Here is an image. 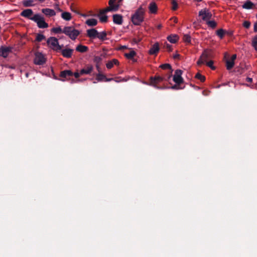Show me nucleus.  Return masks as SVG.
<instances>
[{
  "mask_svg": "<svg viewBox=\"0 0 257 257\" xmlns=\"http://www.w3.org/2000/svg\"><path fill=\"white\" fill-rule=\"evenodd\" d=\"M144 10L140 7L132 17V21L135 25H140L144 21Z\"/></svg>",
  "mask_w": 257,
  "mask_h": 257,
  "instance_id": "1",
  "label": "nucleus"
},
{
  "mask_svg": "<svg viewBox=\"0 0 257 257\" xmlns=\"http://www.w3.org/2000/svg\"><path fill=\"white\" fill-rule=\"evenodd\" d=\"M162 70L166 71L165 73L162 71V81L163 80L169 81L172 76L173 69L170 64H162Z\"/></svg>",
  "mask_w": 257,
  "mask_h": 257,
  "instance_id": "2",
  "label": "nucleus"
},
{
  "mask_svg": "<svg viewBox=\"0 0 257 257\" xmlns=\"http://www.w3.org/2000/svg\"><path fill=\"white\" fill-rule=\"evenodd\" d=\"M63 33L68 36L71 39L74 40L80 34V32L78 30L75 29L72 26H67L63 28Z\"/></svg>",
  "mask_w": 257,
  "mask_h": 257,
  "instance_id": "3",
  "label": "nucleus"
},
{
  "mask_svg": "<svg viewBox=\"0 0 257 257\" xmlns=\"http://www.w3.org/2000/svg\"><path fill=\"white\" fill-rule=\"evenodd\" d=\"M32 21L36 23L38 27L41 29L47 28L49 26L48 24L45 22L44 17L38 14L34 15Z\"/></svg>",
  "mask_w": 257,
  "mask_h": 257,
  "instance_id": "4",
  "label": "nucleus"
},
{
  "mask_svg": "<svg viewBox=\"0 0 257 257\" xmlns=\"http://www.w3.org/2000/svg\"><path fill=\"white\" fill-rule=\"evenodd\" d=\"M48 45L54 50L58 51L62 49V46L59 45L58 39L54 37H51L47 40Z\"/></svg>",
  "mask_w": 257,
  "mask_h": 257,
  "instance_id": "5",
  "label": "nucleus"
},
{
  "mask_svg": "<svg viewBox=\"0 0 257 257\" xmlns=\"http://www.w3.org/2000/svg\"><path fill=\"white\" fill-rule=\"evenodd\" d=\"M199 16L202 17V19L204 21L207 22L211 19L212 15L209 12L208 9H204L200 10L198 13Z\"/></svg>",
  "mask_w": 257,
  "mask_h": 257,
  "instance_id": "6",
  "label": "nucleus"
},
{
  "mask_svg": "<svg viewBox=\"0 0 257 257\" xmlns=\"http://www.w3.org/2000/svg\"><path fill=\"white\" fill-rule=\"evenodd\" d=\"M183 71L180 69L175 71L173 77V80L175 83L182 84L184 82V79L182 77Z\"/></svg>",
  "mask_w": 257,
  "mask_h": 257,
  "instance_id": "7",
  "label": "nucleus"
},
{
  "mask_svg": "<svg viewBox=\"0 0 257 257\" xmlns=\"http://www.w3.org/2000/svg\"><path fill=\"white\" fill-rule=\"evenodd\" d=\"M161 83V76H155L154 77H151L149 80V85L154 87L156 88H160Z\"/></svg>",
  "mask_w": 257,
  "mask_h": 257,
  "instance_id": "8",
  "label": "nucleus"
},
{
  "mask_svg": "<svg viewBox=\"0 0 257 257\" xmlns=\"http://www.w3.org/2000/svg\"><path fill=\"white\" fill-rule=\"evenodd\" d=\"M211 57V53L208 50H204L200 56L197 63L198 65H201L207 62V60Z\"/></svg>",
  "mask_w": 257,
  "mask_h": 257,
  "instance_id": "9",
  "label": "nucleus"
},
{
  "mask_svg": "<svg viewBox=\"0 0 257 257\" xmlns=\"http://www.w3.org/2000/svg\"><path fill=\"white\" fill-rule=\"evenodd\" d=\"M34 62L36 65H42L46 62V59L41 53L36 52Z\"/></svg>",
  "mask_w": 257,
  "mask_h": 257,
  "instance_id": "10",
  "label": "nucleus"
},
{
  "mask_svg": "<svg viewBox=\"0 0 257 257\" xmlns=\"http://www.w3.org/2000/svg\"><path fill=\"white\" fill-rule=\"evenodd\" d=\"M12 48L11 47H5L2 46L0 47V56L7 58L9 53L12 52Z\"/></svg>",
  "mask_w": 257,
  "mask_h": 257,
  "instance_id": "11",
  "label": "nucleus"
},
{
  "mask_svg": "<svg viewBox=\"0 0 257 257\" xmlns=\"http://www.w3.org/2000/svg\"><path fill=\"white\" fill-rule=\"evenodd\" d=\"M33 15V11L32 10L28 9L23 10L20 14V16L24 17L25 18L30 19L32 20L33 17L32 16Z\"/></svg>",
  "mask_w": 257,
  "mask_h": 257,
  "instance_id": "12",
  "label": "nucleus"
},
{
  "mask_svg": "<svg viewBox=\"0 0 257 257\" xmlns=\"http://www.w3.org/2000/svg\"><path fill=\"white\" fill-rule=\"evenodd\" d=\"M118 8L119 6H109L104 9L100 10V14L104 15L109 12H116L118 10Z\"/></svg>",
  "mask_w": 257,
  "mask_h": 257,
  "instance_id": "13",
  "label": "nucleus"
},
{
  "mask_svg": "<svg viewBox=\"0 0 257 257\" xmlns=\"http://www.w3.org/2000/svg\"><path fill=\"white\" fill-rule=\"evenodd\" d=\"M98 32L95 29H91L87 30V35L90 39L97 38Z\"/></svg>",
  "mask_w": 257,
  "mask_h": 257,
  "instance_id": "14",
  "label": "nucleus"
},
{
  "mask_svg": "<svg viewBox=\"0 0 257 257\" xmlns=\"http://www.w3.org/2000/svg\"><path fill=\"white\" fill-rule=\"evenodd\" d=\"M113 22L117 25H121L122 23V17L119 14H114L112 16Z\"/></svg>",
  "mask_w": 257,
  "mask_h": 257,
  "instance_id": "15",
  "label": "nucleus"
},
{
  "mask_svg": "<svg viewBox=\"0 0 257 257\" xmlns=\"http://www.w3.org/2000/svg\"><path fill=\"white\" fill-rule=\"evenodd\" d=\"M61 50L62 55L64 57L69 58L71 57L72 53L73 51V49H65Z\"/></svg>",
  "mask_w": 257,
  "mask_h": 257,
  "instance_id": "16",
  "label": "nucleus"
},
{
  "mask_svg": "<svg viewBox=\"0 0 257 257\" xmlns=\"http://www.w3.org/2000/svg\"><path fill=\"white\" fill-rule=\"evenodd\" d=\"M73 75V73L70 70H65L60 72V76L62 78H67Z\"/></svg>",
  "mask_w": 257,
  "mask_h": 257,
  "instance_id": "17",
  "label": "nucleus"
},
{
  "mask_svg": "<svg viewBox=\"0 0 257 257\" xmlns=\"http://www.w3.org/2000/svg\"><path fill=\"white\" fill-rule=\"evenodd\" d=\"M42 12L45 15L49 17H52L56 15V13L54 10L48 8L43 9L42 10Z\"/></svg>",
  "mask_w": 257,
  "mask_h": 257,
  "instance_id": "18",
  "label": "nucleus"
},
{
  "mask_svg": "<svg viewBox=\"0 0 257 257\" xmlns=\"http://www.w3.org/2000/svg\"><path fill=\"white\" fill-rule=\"evenodd\" d=\"M96 80L97 81H102L104 80L105 81H110L113 80V78H107L104 74L98 73L96 74Z\"/></svg>",
  "mask_w": 257,
  "mask_h": 257,
  "instance_id": "19",
  "label": "nucleus"
},
{
  "mask_svg": "<svg viewBox=\"0 0 257 257\" xmlns=\"http://www.w3.org/2000/svg\"><path fill=\"white\" fill-rule=\"evenodd\" d=\"M159 50V46L158 43H156L152 46L149 50V53L151 55L156 54Z\"/></svg>",
  "mask_w": 257,
  "mask_h": 257,
  "instance_id": "20",
  "label": "nucleus"
},
{
  "mask_svg": "<svg viewBox=\"0 0 257 257\" xmlns=\"http://www.w3.org/2000/svg\"><path fill=\"white\" fill-rule=\"evenodd\" d=\"M93 67L89 65L86 68H84L80 70L81 75L90 74L92 71Z\"/></svg>",
  "mask_w": 257,
  "mask_h": 257,
  "instance_id": "21",
  "label": "nucleus"
},
{
  "mask_svg": "<svg viewBox=\"0 0 257 257\" xmlns=\"http://www.w3.org/2000/svg\"><path fill=\"white\" fill-rule=\"evenodd\" d=\"M167 40L171 43H176L179 40V37L177 35H170L167 38Z\"/></svg>",
  "mask_w": 257,
  "mask_h": 257,
  "instance_id": "22",
  "label": "nucleus"
},
{
  "mask_svg": "<svg viewBox=\"0 0 257 257\" xmlns=\"http://www.w3.org/2000/svg\"><path fill=\"white\" fill-rule=\"evenodd\" d=\"M149 9L151 13L155 14L157 11V6L155 3L152 2L149 5Z\"/></svg>",
  "mask_w": 257,
  "mask_h": 257,
  "instance_id": "23",
  "label": "nucleus"
},
{
  "mask_svg": "<svg viewBox=\"0 0 257 257\" xmlns=\"http://www.w3.org/2000/svg\"><path fill=\"white\" fill-rule=\"evenodd\" d=\"M254 4L250 1H246L244 4L242 5V8L244 9H251L253 8Z\"/></svg>",
  "mask_w": 257,
  "mask_h": 257,
  "instance_id": "24",
  "label": "nucleus"
},
{
  "mask_svg": "<svg viewBox=\"0 0 257 257\" xmlns=\"http://www.w3.org/2000/svg\"><path fill=\"white\" fill-rule=\"evenodd\" d=\"M88 48L87 46L78 45L76 48V50L81 53H84L87 51Z\"/></svg>",
  "mask_w": 257,
  "mask_h": 257,
  "instance_id": "25",
  "label": "nucleus"
},
{
  "mask_svg": "<svg viewBox=\"0 0 257 257\" xmlns=\"http://www.w3.org/2000/svg\"><path fill=\"white\" fill-rule=\"evenodd\" d=\"M85 24L89 26L93 27L97 25V21L95 19H90L86 20Z\"/></svg>",
  "mask_w": 257,
  "mask_h": 257,
  "instance_id": "26",
  "label": "nucleus"
},
{
  "mask_svg": "<svg viewBox=\"0 0 257 257\" xmlns=\"http://www.w3.org/2000/svg\"><path fill=\"white\" fill-rule=\"evenodd\" d=\"M61 17L63 19L66 21H70L72 18L71 14L66 12L62 13Z\"/></svg>",
  "mask_w": 257,
  "mask_h": 257,
  "instance_id": "27",
  "label": "nucleus"
},
{
  "mask_svg": "<svg viewBox=\"0 0 257 257\" xmlns=\"http://www.w3.org/2000/svg\"><path fill=\"white\" fill-rule=\"evenodd\" d=\"M102 58L100 56H95L94 58V62L96 63V68L98 71H99V64L102 61Z\"/></svg>",
  "mask_w": 257,
  "mask_h": 257,
  "instance_id": "28",
  "label": "nucleus"
},
{
  "mask_svg": "<svg viewBox=\"0 0 257 257\" xmlns=\"http://www.w3.org/2000/svg\"><path fill=\"white\" fill-rule=\"evenodd\" d=\"M107 34L105 31H103L101 33H98L97 38L101 41H104L107 39Z\"/></svg>",
  "mask_w": 257,
  "mask_h": 257,
  "instance_id": "29",
  "label": "nucleus"
},
{
  "mask_svg": "<svg viewBox=\"0 0 257 257\" xmlns=\"http://www.w3.org/2000/svg\"><path fill=\"white\" fill-rule=\"evenodd\" d=\"M234 65V62L231 60H227L226 61V67L227 70L231 69Z\"/></svg>",
  "mask_w": 257,
  "mask_h": 257,
  "instance_id": "30",
  "label": "nucleus"
},
{
  "mask_svg": "<svg viewBox=\"0 0 257 257\" xmlns=\"http://www.w3.org/2000/svg\"><path fill=\"white\" fill-rule=\"evenodd\" d=\"M97 17H99L100 21L101 23H106L108 21V17L105 14L104 15H100V12L97 15Z\"/></svg>",
  "mask_w": 257,
  "mask_h": 257,
  "instance_id": "31",
  "label": "nucleus"
},
{
  "mask_svg": "<svg viewBox=\"0 0 257 257\" xmlns=\"http://www.w3.org/2000/svg\"><path fill=\"white\" fill-rule=\"evenodd\" d=\"M34 1L33 0H24L23 2V5L25 7H30L34 6Z\"/></svg>",
  "mask_w": 257,
  "mask_h": 257,
  "instance_id": "32",
  "label": "nucleus"
},
{
  "mask_svg": "<svg viewBox=\"0 0 257 257\" xmlns=\"http://www.w3.org/2000/svg\"><path fill=\"white\" fill-rule=\"evenodd\" d=\"M216 34L220 39H222L225 34V31L222 29H220L216 31Z\"/></svg>",
  "mask_w": 257,
  "mask_h": 257,
  "instance_id": "33",
  "label": "nucleus"
},
{
  "mask_svg": "<svg viewBox=\"0 0 257 257\" xmlns=\"http://www.w3.org/2000/svg\"><path fill=\"white\" fill-rule=\"evenodd\" d=\"M45 39H46V37L44 35L41 34H38L36 35L35 41L38 42H40L42 40H45Z\"/></svg>",
  "mask_w": 257,
  "mask_h": 257,
  "instance_id": "34",
  "label": "nucleus"
},
{
  "mask_svg": "<svg viewBox=\"0 0 257 257\" xmlns=\"http://www.w3.org/2000/svg\"><path fill=\"white\" fill-rule=\"evenodd\" d=\"M206 23L209 27L212 29H214L217 26V23L214 21H208Z\"/></svg>",
  "mask_w": 257,
  "mask_h": 257,
  "instance_id": "35",
  "label": "nucleus"
},
{
  "mask_svg": "<svg viewBox=\"0 0 257 257\" xmlns=\"http://www.w3.org/2000/svg\"><path fill=\"white\" fill-rule=\"evenodd\" d=\"M136 53L134 51H131L128 53L125 54V56L127 59H132L135 55Z\"/></svg>",
  "mask_w": 257,
  "mask_h": 257,
  "instance_id": "36",
  "label": "nucleus"
},
{
  "mask_svg": "<svg viewBox=\"0 0 257 257\" xmlns=\"http://www.w3.org/2000/svg\"><path fill=\"white\" fill-rule=\"evenodd\" d=\"M164 48L166 49L168 52H171L173 50L172 46L168 43L167 42L164 43V45L163 46Z\"/></svg>",
  "mask_w": 257,
  "mask_h": 257,
  "instance_id": "37",
  "label": "nucleus"
},
{
  "mask_svg": "<svg viewBox=\"0 0 257 257\" xmlns=\"http://www.w3.org/2000/svg\"><path fill=\"white\" fill-rule=\"evenodd\" d=\"M181 84H178V83H175V84L173 85H172L170 88L172 89H174V90H178V89H183L184 86V87H181Z\"/></svg>",
  "mask_w": 257,
  "mask_h": 257,
  "instance_id": "38",
  "label": "nucleus"
},
{
  "mask_svg": "<svg viewBox=\"0 0 257 257\" xmlns=\"http://www.w3.org/2000/svg\"><path fill=\"white\" fill-rule=\"evenodd\" d=\"M252 46L257 51V35L255 36L252 40Z\"/></svg>",
  "mask_w": 257,
  "mask_h": 257,
  "instance_id": "39",
  "label": "nucleus"
},
{
  "mask_svg": "<svg viewBox=\"0 0 257 257\" xmlns=\"http://www.w3.org/2000/svg\"><path fill=\"white\" fill-rule=\"evenodd\" d=\"M51 31L56 34L63 33V30L60 27L52 28Z\"/></svg>",
  "mask_w": 257,
  "mask_h": 257,
  "instance_id": "40",
  "label": "nucleus"
},
{
  "mask_svg": "<svg viewBox=\"0 0 257 257\" xmlns=\"http://www.w3.org/2000/svg\"><path fill=\"white\" fill-rule=\"evenodd\" d=\"M195 78L199 79L201 82H204L205 80V77L199 73L196 74Z\"/></svg>",
  "mask_w": 257,
  "mask_h": 257,
  "instance_id": "41",
  "label": "nucleus"
},
{
  "mask_svg": "<svg viewBox=\"0 0 257 257\" xmlns=\"http://www.w3.org/2000/svg\"><path fill=\"white\" fill-rule=\"evenodd\" d=\"M183 40L184 42L189 43L191 42V37L189 35L185 34L183 36Z\"/></svg>",
  "mask_w": 257,
  "mask_h": 257,
  "instance_id": "42",
  "label": "nucleus"
},
{
  "mask_svg": "<svg viewBox=\"0 0 257 257\" xmlns=\"http://www.w3.org/2000/svg\"><path fill=\"white\" fill-rule=\"evenodd\" d=\"M171 3L172 5V9L173 11H175L178 8V4L175 0H171Z\"/></svg>",
  "mask_w": 257,
  "mask_h": 257,
  "instance_id": "43",
  "label": "nucleus"
},
{
  "mask_svg": "<svg viewBox=\"0 0 257 257\" xmlns=\"http://www.w3.org/2000/svg\"><path fill=\"white\" fill-rule=\"evenodd\" d=\"M213 61L212 60L209 61V62L206 63V65L209 67L210 68H211L213 70L215 69V67L213 66Z\"/></svg>",
  "mask_w": 257,
  "mask_h": 257,
  "instance_id": "44",
  "label": "nucleus"
},
{
  "mask_svg": "<svg viewBox=\"0 0 257 257\" xmlns=\"http://www.w3.org/2000/svg\"><path fill=\"white\" fill-rule=\"evenodd\" d=\"M116 1L117 0H109L108 2L109 6H119L118 5L115 4Z\"/></svg>",
  "mask_w": 257,
  "mask_h": 257,
  "instance_id": "45",
  "label": "nucleus"
},
{
  "mask_svg": "<svg viewBox=\"0 0 257 257\" xmlns=\"http://www.w3.org/2000/svg\"><path fill=\"white\" fill-rule=\"evenodd\" d=\"M243 26L244 28L248 29L250 26V23L249 21H245L243 22Z\"/></svg>",
  "mask_w": 257,
  "mask_h": 257,
  "instance_id": "46",
  "label": "nucleus"
},
{
  "mask_svg": "<svg viewBox=\"0 0 257 257\" xmlns=\"http://www.w3.org/2000/svg\"><path fill=\"white\" fill-rule=\"evenodd\" d=\"M106 66L108 69H111L113 66V64L111 61H109L106 63Z\"/></svg>",
  "mask_w": 257,
  "mask_h": 257,
  "instance_id": "47",
  "label": "nucleus"
},
{
  "mask_svg": "<svg viewBox=\"0 0 257 257\" xmlns=\"http://www.w3.org/2000/svg\"><path fill=\"white\" fill-rule=\"evenodd\" d=\"M114 65H118L119 64V62L117 59H113L112 60H111Z\"/></svg>",
  "mask_w": 257,
  "mask_h": 257,
  "instance_id": "48",
  "label": "nucleus"
},
{
  "mask_svg": "<svg viewBox=\"0 0 257 257\" xmlns=\"http://www.w3.org/2000/svg\"><path fill=\"white\" fill-rule=\"evenodd\" d=\"M80 75H81L80 72L79 73H78V72H75L74 73H73V75L75 76V77L76 78H78L80 76Z\"/></svg>",
  "mask_w": 257,
  "mask_h": 257,
  "instance_id": "49",
  "label": "nucleus"
},
{
  "mask_svg": "<svg viewBox=\"0 0 257 257\" xmlns=\"http://www.w3.org/2000/svg\"><path fill=\"white\" fill-rule=\"evenodd\" d=\"M180 55L179 54H176L173 55V57L175 59H179Z\"/></svg>",
  "mask_w": 257,
  "mask_h": 257,
  "instance_id": "50",
  "label": "nucleus"
},
{
  "mask_svg": "<svg viewBox=\"0 0 257 257\" xmlns=\"http://www.w3.org/2000/svg\"><path fill=\"white\" fill-rule=\"evenodd\" d=\"M55 8L56 9H57L58 11L59 12H61L62 11V10L61 9H60L59 7V5L58 4H55Z\"/></svg>",
  "mask_w": 257,
  "mask_h": 257,
  "instance_id": "51",
  "label": "nucleus"
},
{
  "mask_svg": "<svg viewBox=\"0 0 257 257\" xmlns=\"http://www.w3.org/2000/svg\"><path fill=\"white\" fill-rule=\"evenodd\" d=\"M253 31L254 32H257V22L254 24Z\"/></svg>",
  "mask_w": 257,
  "mask_h": 257,
  "instance_id": "52",
  "label": "nucleus"
},
{
  "mask_svg": "<svg viewBox=\"0 0 257 257\" xmlns=\"http://www.w3.org/2000/svg\"><path fill=\"white\" fill-rule=\"evenodd\" d=\"M236 54H233L231 56V60H232V61L234 62V60L236 59Z\"/></svg>",
  "mask_w": 257,
  "mask_h": 257,
  "instance_id": "53",
  "label": "nucleus"
},
{
  "mask_svg": "<svg viewBox=\"0 0 257 257\" xmlns=\"http://www.w3.org/2000/svg\"><path fill=\"white\" fill-rule=\"evenodd\" d=\"M246 80V81L248 82H251L252 81V79L251 78H249V77H247Z\"/></svg>",
  "mask_w": 257,
  "mask_h": 257,
  "instance_id": "54",
  "label": "nucleus"
},
{
  "mask_svg": "<svg viewBox=\"0 0 257 257\" xmlns=\"http://www.w3.org/2000/svg\"><path fill=\"white\" fill-rule=\"evenodd\" d=\"M71 10H72V11L74 12L75 13H77V12L75 10V9H74V10H73V9L71 8Z\"/></svg>",
  "mask_w": 257,
  "mask_h": 257,
  "instance_id": "55",
  "label": "nucleus"
},
{
  "mask_svg": "<svg viewBox=\"0 0 257 257\" xmlns=\"http://www.w3.org/2000/svg\"><path fill=\"white\" fill-rule=\"evenodd\" d=\"M71 10H72V11L74 12L75 13H77V12L75 10V9H74V10H73V9L71 8Z\"/></svg>",
  "mask_w": 257,
  "mask_h": 257,
  "instance_id": "56",
  "label": "nucleus"
},
{
  "mask_svg": "<svg viewBox=\"0 0 257 257\" xmlns=\"http://www.w3.org/2000/svg\"><path fill=\"white\" fill-rule=\"evenodd\" d=\"M174 22L175 23H177V19L176 18H175Z\"/></svg>",
  "mask_w": 257,
  "mask_h": 257,
  "instance_id": "57",
  "label": "nucleus"
},
{
  "mask_svg": "<svg viewBox=\"0 0 257 257\" xmlns=\"http://www.w3.org/2000/svg\"><path fill=\"white\" fill-rule=\"evenodd\" d=\"M158 28L159 29L161 28V24H159V25H158Z\"/></svg>",
  "mask_w": 257,
  "mask_h": 257,
  "instance_id": "58",
  "label": "nucleus"
},
{
  "mask_svg": "<svg viewBox=\"0 0 257 257\" xmlns=\"http://www.w3.org/2000/svg\"><path fill=\"white\" fill-rule=\"evenodd\" d=\"M39 1L41 2H43L45 1V0H38Z\"/></svg>",
  "mask_w": 257,
  "mask_h": 257,
  "instance_id": "59",
  "label": "nucleus"
},
{
  "mask_svg": "<svg viewBox=\"0 0 257 257\" xmlns=\"http://www.w3.org/2000/svg\"><path fill=\"white\" fill-rule=\"evenodd\" d=\"M122 48L123 49H124V48H126V46H122Z\"/></svg>",
  "mask_w": 257,
  "mask_h": 257,
  "instance_id": "60",
  "label": "nucleus"
},
{
  "mask_svg": "<svg viewBox=\"0 0 257 257\" xmlns=\"http://www.w3.org/2000/svg\"><path fill=\"white\" fill-rule=\"evenodd\" d=\"M82 16H83V17H86V15H84V14L82 15Z\"/></svg>",
  "mask_w": 257,
  "mask_h": 257,
  "instance_id": "61",
  "label": "nucleus"
},
{
  "mask_svg": "<svg viewBox=\"0 0 257 257\" xmlns=\"http://www.w3.org/2000/svg\"><path fill=\"white\" fill-rule=\"evenodd\" d=\"M228 34L229 35H231L232 34L231 33H228Z\"/></svg>",
  "mask_w": 257,
  "mask_h": 257,
  "instance_id": "62",
  "label": "nucleus"
},
{
  "mask_svg": "<svg viewBox=\"0 0 257 257\" xmlns=\"http://www.w3.org/2000/svg\"><path fill=\"white\" fill-rule=\"evenodd\" d=\"M26 76H27V77H28V73H27V74H26Z\"/></svg>",
  "mask_w": 257,
  "mask_h": 257,
  "instance_id": "63",
  "label": "nucleus"
},
{
  "mask_svg": "<svg viewBox=\"0 0 257 257\" xmlns=\"http://www.w3.org/2000/svg\"><path fill=\"white\" fill-rule=\"evenodd\" d=\"M120 1H121L122 0H119Z\"/></svg>",
  "mask_w": 257,
  "mask_h": 257,
  "instance_id": "64",
  "label": "nucleus"
}]
</instances>
